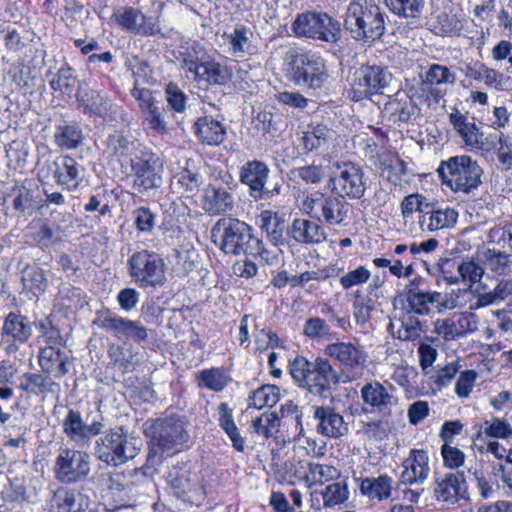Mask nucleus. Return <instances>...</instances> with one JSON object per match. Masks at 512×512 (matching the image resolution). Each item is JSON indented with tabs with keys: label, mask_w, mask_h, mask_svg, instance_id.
Masks as SVG:
<instances>
[{
	"label": "nucleus",
	"mask_w": 512,
	"mask_h": 512,
	"mask_svg": "<svg viewBox=\"0 0 512 512\" xmlns=\"http://www.w3.org/2000/svg\"><path fill=\"white\" fill-rule=\"evenodd\" d=\"M108 355L122 373L131 372L136 367L135 355L130 351L125 352L119 345L112 344L108 349Z\"/></svg>",
	"instance_id": "58"
},
{
	"label": "nucleus",
	"mask_w": 512,
	"mask_h": 512,
	"mask_svg": "<svg viewBox=\"0 0 512 512\" xmlns=\"http://www.w3.org/2000/svg\"><path fill=\"white\" fill-rule=\"evenodd\" d=\"M176 184L183 189L188 196H192L199 191L203 183V176L196 169L185 167L177 176Z\"/></svg>",
	"instance_id": "56"
},
{
	"label": "nucleus",
	"mask_w": 512,
	"mask_h": 512,
	"mask_svg": "<svg viewBox=\"0 0 512 512\" xmlns=\"http://www.w3.org/2000/svg\"><path fill=\"white\" fill-rule=\"evenodd\" d=\"M140 444V440L128 437L122 428H117L96 441L95 451L100 461L117 466L133 459L138 454Z\"/></svg>",
	"instance_id": "7"
},
{
	"label": "nucleus",
	"mask_w": 512,
	"mask_h": 512,
	"mask_svg": "<svg viewBox=\"0 0 512 512\" xmlns=\"http://www.w3.org/2000/svg\"><path fill=\"white\" fill-rule=\"evenodd\" d=\"M199 386L209 390L222 391L231 381L230 377L221 368H211L203 370L198 375Z\"/></svg>",
	"instance_id": "47"
},
{
	"label": "nucleus",
	"mask_w": 512,
	"mask_h": 512,
	"mask_svg": "<svg viewBox=\"0 0 512 512\" xmlns=\"http://www.w3.org/2000/svg\"><path fill=\"white\" fill-rule=\"evenodd\" d=\"M332 132L323 125H316L304 132L302 137L303 146L307 151H314L327 145Z\"/></svg>",
	"instance_id": "50"
},
{
	"label": "nucleus",
	"mask_w": 512,
	"mask_h": 512,
	"mask_svg": "<svg viewBox=\"0 0 512 512\" xmlns=\"http://www.w3.org/2000/svg\"><path fill=\"white\" fill-rule=\"evenodd\" d=\"M201 205L203 210L210 215H221L233 209L234 199L225 188L208 185L203 191Z\"/></svg>",
	"instance_id": "27"
},
{
	"label": "nucleus",
	"mask_w": 512,
	"mask_h": 512,
	"mask_svg": "<svg viewBox=\"0 0 512 512\" xmlns=\"http://www.w3.org/2000/svg\"><path fill=\"white\" fill-rule=\"evenodd\" d=\"M482 261L491 272L499 276H505L510 271V255L505 252L488 248L482 253Z\"/></svg>",
	"instance_id": "44"
},
{
	"label": "nucleus",
	"mask_w": 512,
	"mask_h": 512,
	"mask_svg": "<svg viewBox=\"0 0 512 512\" xmlns=\"http://www.w3.org/2000/svg\"><path fill=\"white\" fill-rule=\"evenodd\" d=\"M456 82V75L447 66L431 64L425 72L423 83L426 87L439 86L442 84L453 85Z\"/></svg>",
	"instance_id": "49"
},
{
	"label": "nucleus",
	"mask_w": 512,
	"mask_h": 512,
	"mask_svg": "<svg viewBox=\"0 0 512 512\" xmlns=\"http://www.w3.org/2000/svg\"><path fill=\"white\" fill-rule=\"evenodd\" d=\"M440 292L424 291L407 301L409 311L413 314L428 315L430 313V305H435L440 300Z\"/></svg>",
	"instance_id": "55"
},
{
	"label": "nucleus",
	"mask_w": 512,
	"mask_h": 512,
	"mask_svg": "<svg viewBox=\"0 0 512 512\" xmlns=\"http://www.w3.org/2000/svg\"><path fill=\"white\" fill-rule=\"evenodd\" d=\"M50 172L53 173L55 182L68 191L77 189L84 177V167L69 155L60 156L43 165L38 171L40 180L48 179Z\"/></svg>",
	"instance_id": "13"
},
{
	"label": "nucleus",
	"mask_w": 512,
	"mask_h": 512,
	"mask_svg": "<svg viewBox=\"0 0 512 512\" xmlns=\"http://www.w3.org/2000/svg\"><path fill=\"white\" fill-rule=\"evenodd\" d=\"M142 113L145 122H147L151 130L160 135L167 133L168 128L164 117L165 109L163 107H159L156 103Z\"/></svg>",
	"instance_id": "61"
},
{
	"label": "nucleus",
	"mask_w": 512,
	"mask_h": 512,
	"mask_svg": "<svg viewBox=\"0 0 512 512\" xmlns=\"http://www.w3.org/2000/svg\"><path fill=\"white\" fill-rule=\"evenodd\" d=\"M35 326L48 345H59L62 343L63 337L51 315L36 321Z\"/></svg>",
	"instance_id": "62"
},
{
	"label": "nucleus",
	"mask_w": 512,
	"mask_h": 512,
	"mask_svg": "<svg viewBox=\"0 0 512 512\" xmlns=\"http://www.w3.org/2000/svg\"><path fill=\"white\" fill-rule=\"evenodd\" d=\"M388 9L396 16L405 19L406 25L415 29L422 24L425 0H384Z\"/></svg>",
	"instance_id": "28"
},
{
	"label": "nucleus",
	"mask_w": 512,
	"mask_h": 512,
	"mask_svg": "<svg viewBox=\"0 0 512 512\" xmlns=\"http://www.w3.org/2000/svg\"><path fill=\"white\" fill-rule=\"evenodd\" d=\"M77 77L72 67L65 64L61 66L57 73L50 80V87L53 91H59L70 95L75 88Z\"/></svg>",
	"instance_id": "48"
},
{
	"label": "nucleus",
	"mask_w": 512,
	"mask_h": 512,
	"mask_svg": "<svg viewBox=\"0 0 512 512\" xmlns=\"http://www.w3.org/2000/svg\"><path fill=\"white\" fill-rule=\"evenodd\" d=\"M431 201L422 194L413 193L404 197L401 202L400 209L404 219L410 217L414 212L424 215Z\"/></svg>",
	"instance_id": "59"
},
{
	"label": "nucleus",
	"mask_w": 512,
	"mask_h": 512,
	"mask_svg": "<svg viewBox=\"0 0 512 512\" xmlns=\"http://www.w3.org/2000/svg\"><path fill=\"white\" fill-rule=\"evenodd\" d=\"M434 494L437 501L454 504L467 498V483L462 472L446 473L435 480Z\"/></svg>",
	"instance_id": "22"
},
{
	"label": "nucleus",
	"mask_w": 512,
	"mask_h": 512,
	"mask_svg": "<svg viewBox=\"0 0 512 512\" xmlns=\"http://www.w3.org/2000/svg\"><path fill=\"white\" fill-rule=\"evenodd\" d=\"M393 80L387 67L381 65H361L355 70L351 82L352 99L359 101L374 94H383Z\"/></svg>",
	"instance_id": "11"
},
{
	"label": "nucleus",
	"mask_w": 512,
	"mask_h": 512,
	"mask_svg": "<svg viewBox=\"0 0 512 512\" xmlns=\"http://www.w3.org/2000/svg\"><path fill=\"white\" fill-rule=\"evenodd\" d=\"M392 334L402 341H415L425 331L423 323L410 311H406L398 320L391 321Z\"/></svg>",
	"instance_id": "34"
},
{
	"label": "nucleus",
	"mask_w": 512,
	"mask_h": 512,
	"mask_svg": "<svg viewBox=\"0 0 512 512\" xmlns=\"http://www.w3.org/2000/svg\"><path fill=\"white\" fill-rule=\"evenodd\" d=\"M111 19L123 30L141 36H152L160 32V26L152 18L145 16L133 7H119L114 10Z\"/></svg>",
	"instance_id": "17"
},
{
	"label": "nucleus",
	"mask_w": 512,
	"mask_h": 512,
	"mask_svg": "<svg viewBox=\"0 0 512 512\" xmlns=\"http://www.w3.org/2000/svg\"><path fill=\"white\" fill-rule=\"evenodd\" d=\"M52 503L58 512H83L88 509L90 499L75 489L59 488L54 492Z\"/></svg>",
	"instance_id": "32"
},
{
	"label": "nucleus",
	"mask_w": 512,
	"mask_h": 512,
	"mask_svg": "<svg viewBox=\"0 0 512 512\" xmlns=\"http://www.w3.org/2000/svg\"><path fill=\"white\" fill-rule=\"evenodd\" d=\"M480 432L492 438L508 439L512 437L511 425L506 420L497 417L484 420L480 426Z\"/></svg>",
	"instance_id": "57"
},
{
	"label": "nucleus",
	"mask_w": 512,
	"mask_h": 512,
	"mask_svg": "<svg viewBox=\"0 0 512 512\" xmlns=\"http://www.w3.org/2000/svg\"><path fill=\"white\" fill-rule=\"evenodd\" d=\"M54 386H56V383L50 377L40 373H25L20 383V388L23 391L35 395L53 391Z\"/></svg>",
	"instance_id": "45"
},
{
	"label": "nucleus",
	"mask_w": 512,
	"mask_h": 512,
	"mask_svg": "<svg viewBox=\"0 0 512 512\" xmlns=\"http://www.w3.org/2000/svg\"><path fill=\"white\" fill-rule=\"evenodd\" d=\"M90 470V456L83 451L68 448L61 449L55 459V477L65 484L81 482L87 478Z\"/></svg>",
	"instance_id": "12"
},
{
	"label": "nucleus",
	"mask_w": 512,
	"mask_h": 512,
	"mask_svg": "<svg viewBox=\"0 0 512 512\" xmlns=\"http://www.w3.org/2000/svg\"><path fill=\"white\" fill-rule=\"evenodd\" d=\"M229 45V52L235 57H242L245 54H251L253 46L251 40L253 33L250 28L243 24H237L229 34L225 33Z\"/></svg>",
	"instance_id": "39"
},
{
	"label": "nucleus",
	"mask_w": 512,
	"mask_h": 512,
	"mask_svg": "<svg viewBox=\"0 0 512 512\" xmlns=\"http://www.w3.org/2000/svg\"><path fill=\"white\" fill-rule=\"evenodd\" d=\"M442 185L454 193L469 194L481 184L482 168L468 155L442 160L436 169Z\"/></svg>",
	"instance_id": "2"
},
{
	"label": "nucleus",
	"mask_w": 512,
	"mask_h": 512,
	"mask_svg": "<svg viewBox=\"0 0 512 512\" xmlns=\"http://www.w3.org/2000/svg\"><path fill=\"white\" fill-rule=\"evenodd\" d=\"M325 507H334L344 503L349 498L348 485L345 479L333 482L321 492Z\"/></svg>",
	"instance_id": "52"
},
{
	"label": "nucleus",
	"mask_w": 512,
	"mask_h": 512,
	"mask_svg": "<svg viewBox=\"0 0 512 512\" xmlns=\"http://www.w3.org/2000/svg\"><path fill=\"white\" fill-rule=\"evenodd\" d=\"M56 145L62 150L78 148L84 140L82 129L74 123H65L56 128L54 133Z\"/></svg>",
	"instance_id": "41"
},
{
	"label": "nucleus",
	"mask_w": 512,
	"mask_h": 512,
	"mask_svg": "<svg viewBox=\"0 0 512 512\" xmlns=\"http://www.w3.org/2000/svg\"><path fill=\"white\" fill-rule=\"evenodd\" d=\"M279 401V389L274 385H264L255 390L249 399V406L256 409L273 407Z\"/></svg>",
	"instance_id": "53"
},
{
	"label": "nucleus",
	"mask_w": 512,
	"mask_h": 512,
	"mask_svg": "<svg viewBox=\"0 0 512 512\" xmlns=\"http://www.w3.org/2000/svg\"><path fill=\"white\" fill-rule=\"evenodd\" d=\"M134 172L133 189L144 193L161 186L162 178L147 160H139L132 164Z\"/></svg>",
	"instance_id": "33"
},
{
	"label": "nucleus",
	"mask_w": 512,
	"mask_h": 512,
	"mask_svg": "<svg viewBox=\"0 0 512 512\" xmlns=\"http://www.w3.org/2000/svg\"><path fill=\"white\" fill-rule=\"evenodd\" d=\"M303 334L311 340H328L334 336L328 322L318 316L306 319L303 325Z\"/></svg>",
	"instance_id": "51"
},
{
	"label": "nucleus",
	"mask_w": 512,
	"mask_h": 512,
	"mask_svg": "<svg viewBox=\"0 0 512 512\" xmlns=\"http://www.w3.org/2000/svg\"><path fill=\"white\" fill-rule=\"evenodd\" d=\"M32 334V323L26 316L8 313L2 327L3 349L7 354H15L30 340Z\"/></svg>",
	"instance_id": "15"
},
{
	"label": "nucleus",
	"mask_w": 512,
	"mask_h": 512,
	"mask_svg": "<svg viewBox=\"0 0 512 512\" xmlns=\"http://www.w3.org/2000/svg\"><path fill=\"white\" fill-rule=\"evenodd\" d=\"M208 55L202 44L197 41L188 42L184 50L180 52L179 60L182 65L194 75L199 70L200 64L205 62Z\"/></svg>",
	"instance_id": "42"
},
{
	"label": "nucleus",
	"mask_w": 512,
	"mask_h": 512,
	"mask_svg": "<svg viewBox=\"0 0 512 512\" xmlns=\"http://www.w3.org/2000/svg\"><path fill=\"white\" fill-rule=\"evenodd\" d=\"M330 174L331 191L341 199H360L366 190L363 170L352 162H335Z\"/></svg>",
	"instance_id": "10"
},
{
	"label": "nucleus",
	"mask_w": 512,
	"mask_h": 512,
	"mask_svg": "<svg viewBox=\"0 0 512 512\" xmlns=\"http://www.w3.org/2000/svg\"><path fill=\"white\" fill-rule=\"evenodd\" d=\"M253 229L236 218H221L212 228L214 242L226 254L261 255L264 251L261 239L254 237Z\"/></svg>",
	"instance_id": "1"
},
{
	"label": "nucleus",
	"mask_w": 512,
	"mask_h": 512,
	"mask_svg": "<svg viewBox=\"0 0 512 512\" xmlns=\"http://www.w3.org/2000/svg\"><path fill=\"white\" fill-rule=\"evenodd\" d=\"M286 76L294 84L311 89H323L329 80L324 60L316 55L290 50L286 53Z\"/></svg>",
	"instance_id": "4"
},
{
	"label": "nucleus",
	"mask_w": 512,
	"mask_h": 512,
	"mask_svg": "<svg viewBox=\"0 0 512 512\" xmlns=\"http://www.w3.org/2000/svg\"><path fill=\"white\" fill-rule=\"evenodd\" d=\"M496 155L499 162L498 168L502 172L512 169V142H510L503 134L498 138Z\"/></svg>",
	"instance_id": "64"
},
{
	"label": "nucleus",
	"mask_w": 512,
	"mask_h": 512,
	"mask_svg": "<svg viewBox=\"0 0 512 512\" xmlns=\"http://www.w3.org/2000/svg\"><path fill=\"white\" fill-rule=\"evenodd\" d=\"M195 132L201 142L208 145H219L226 137L224 126L211 117H202L195 123Z\"/></svg>",
	"instance_id": "36"
},
{
	"label": "nucleus",
	"mask_w": 512,
	"mask_h": 512,
	"mask_svg": "<svg viewBox=\"0 0 512 512\" xmlns=\"http://www.w3.org/2000/svg\"><path fill=\"white\" fill-rule=\"evenodd\" d=\"M260 227L266 231L269 239L274 245L283 243L284 222L280 217L269 210H264L259 215Z\"/></svg>",
	"instance_id": "43"
},
{
	"label": "nucleus",
	"mask_w": 512,
	"mask_h": 512,
	"mask_svg": "<svg viewBox=\"0 0 512 512\" xmlns=\"http://www.w3.org/2000/svg\"><path fill=\"white\" fill-rule=\"evenodd\" d=\"M7 200L22 216H30L36 209L34 191L24 184L14 185L7 194Z\"/></svg>",
	"instance_id": "37"
},
{
	"label": "nucleus",
	"mask_w": 512,
	"mask_h": 512,
	"mask_svg": "<svg viewBox=\"0 0 512 512\" xmlns=\"http://www.w3.org/2000/svg\"><path fill=\"white\" fill-rule=\"evenodd\" d=\"M344 28L357 41L374 42L385 32V14L377 5L351 2L347 7Z\"/></svg>",
	"instance_id": "3"
},
{
	"label": "nucleus",
	"mask_w": 512,
	"mask_h": 512,
	"mask_svg": "<svg viewBox=\"0 0 512 512\" xmlns=\"http://www.w3.org/2000/svg\"><path fill=\"white\" fill-rule=\"evenodd\" d=\"M313 366L314 361H309L304 356H296L290 361L289 372L299 387L308 390Z\"/></svg>",
	"instance_id": "46"
},
{
	"label": "nucleus",
	"mask_w": 512,
	"mask_h": 512,
	"mask_svg": "<svg viewBox=\"0 0 512 512\" xmlns=\"http://www.w3.org/2000/svg\"><path fill=\"white\" fill-rule=\"evenodd\" d=\"M340 383V374L326 358L318 357L314 360L308 391L322 396L330 390L332 385Z\"/></svg>",
	"instance_id": "23"
},
{
	"label": "nucleus",
	"mask_w": 512,
	"mask_h": 512,
	"mask_svg": "<svg viewBox=\"0 0 512 512\" xmlns=\"http://www.w3.org/2000/svg\"><path fill=\"white\" fill-rule=\"evenodd\" d=\"M270 170L268 166L259 160L246 162L240 169V182L249 188V195L254 200H267L272 192L266 188Z\"/></svg>",
	"instance_id": "18"
},
{
	"label": "nucleus",
	"mask_w": 512,
	"mask_h": 512,
	"mask_svg": "<svg viewBox=\"0 0 512 512\" xmlns=\"http://www.w3.org/2000/svg\"><path fill=\"white\" fill-rule=\"evenodd\" d=\"M38 363L43 372L56 378H61L68 372L69 359L56 345L41 348Z\"/></svg>",
	"instance_id": "29"
},
{
	"label": "nucleus",
	"mask_w": 512,
	"mask_h": 512,
	"mask_svg": "<svg viewBox=\"0 0 512 512\" xmlns=\"http://www.w3.org/2000/svg\"><path fill=\"white\" fill-rule=\"evenodd\" d=\"M402 468L398 490H400V486L422 484L430 473L427 451L423 449L410 450L408 457L402 463Z\"/></svg>",
	"instance_id": "20"
},
{
	"label": "nucleus",
	"mask_w": 512,
	"mask_h": 512,
	"mask_svg": "<svg viewBox=\"0 0 512 512\" xmlns=\"http://www.w3.org/2000/svg\"><path fill=\"white\" fill-rule=\"evenodd\" d=\"M77 101L85 113L99 117L107 115L111 106L105 95L83 86L78 89Z\"/></svg>",
	"instance_id": "35"
},
{
	"label": "nucleus",
	"mask_w": 512,
	"mask_h": 512,
	"mask_svg": "<svg viewBox=\"0 0 512 512\" xmlns=\"http://www.w3.org/2000/svg\"><path fill=\"white\" fill-rule=\"evenodd\" d=\"M232 70L226 64L211 59L209 56L199 66L194 75L196 81H204L209 85H226L232 79Z\"/></svg>",
	"instance_id": "31"
},
{
	"label": "nucleus",
	"mask_w": 512,
	"mask_h": 512,
	"mask_svg": "<svg viewBox=\"0 0 512 512\" xmlns=\"http://www.w3.org/2000/svg\"><path fill=\"white\" fill-rule=\"evenodd\" d=\"M363 403L373 411H386L396 405L397 400L393 394L379 381L366 383L360 390Z\"/></svg>",
	"instance_id": "26"
},
{
	"label": "nucleus",
	"mask_w": 512,
	"mask_h": 512,
	"mask_svg": "<svg viewBox=\"0 0 512 512\" xmlns=\"http://www.w3.org/2000/svg\"><path fill=\"white\" fill-rule=\"evenodd\" d=\"M127 266L131 279L140 288H159L167 282L165 261L154 251L142 249L134 252Z\"/></svg>",
	"instance_id": "6"
},
{
	"label": "nucleus",
	"mask_w": 512,
	"mask_h": 512,
	"mask_svg": "<svg viewBox=\"0 0 512 512\" xmlns=\"http://www.w3.org/2000/svg\"><path fill=\"white\" fill-rule=\"evenodd\" d=\"M21 282L23 289L34 296L44 293L49 285L45 270L35 265H27L21 270Z\"/></svg>",
	"instance_id": "40"
},
{
	"label": "nucleus",
	"mask_w": 512,
	"mask_h": 512,
	"mask_svg": "<svg viewBox=\"0 0 512 512\" xmlns=\"http://www.w3.org/2000/svg\"><path fill=\"white\" fill-rule=\"evenodd\" d=\"M290 234L297 243L304 245H318L327 240L324 227L314 219H295L291 225Z\"/></svg>",
	"instance_id": "25"
},
{
	"label": "nucleus",
	"mask_w": 512,
	"mask_h": 512,
	"mask_svg": "<svg viewBox=\"0 0 512 512\" xmlns=\"http://www.w3.org/2000/svg\"><path fill=\"white\" fill-rule=\"evenodd\" d=\"M280 425L278 416L274 413L262 414L253 421V429L265 438L273 437L277 432Z\"/></svg>",
	"instance_id": "63"
},
{
	"label": "nucleus",
	"mask_w": 512,
	"mask_h": 512,
	"mask_svg": "<svg viewBox=\"0 0 512 512\" xmlns=\"http://www.w3.org/2000/svg\"><path fill=\"white\" fill-rule=\"evenodd\" d=\"M296 36L306 37L327 43H337L341 39V25L327 13L309 11L299 14L292 24Z\"/></svg>",
	"instance_id": "8"
},
{
	"label": "nucleus",
	"mask_w": 512,
	"mask_h": 512,
	"mask_svg": "<svg viewBox=\"0 0 512 512\" xmlns=\"http://www.w3.org/2000/svg\"><path fill=\"white\" fill-rule=\"evenodd\" d=\"M484 273L483 266L474 260H466L459 263L458 274L463 282L468 283L470 289H472L474 284L481 281Z\"/></svg>",
	"instance_id": "60"
},
{
	"label": "nucleus",
	"mask_w": 512,
	"mask_h": 512,
	"mask_svg": "<svg viewBox=\"0 0 512 512\" xmlns=\"http://www.w3.org/2000/svg\"><path fill=\"white\" fill-rule=\"evenodd\" d=\"M94 323L117 338L135 342L146 341L148 338L147 329L139 321L120 317L110 311L100 313Z\"/></svg>",
	"instance_id": "16"
},
{
	"label": "nucleus",
	"mask_w": 512,
	"mask_h": 512,
	"mask_svg": "<svg viewBox=\"0 0 512 512\" xmlns=\"http://www.w3.org/2000/svg\"><path fill=\"white\" fill-rule=\"evenodd\" d=\"M301 211L320 224L341 225L347 217V204L340 197L314 191L305 195L300 205Z\"/></svg>",
	"instance_id": "9"
},
{
	"label": "nucleus",
	"mask_w": 512,
	"mask_h": 512,
	"mask_svg": "<svg viewBox=\"0 0 512 512\" xmlns=\"http://www.w3.org/2000/svg\"><path fill=\"white\" fill-rule=\"evenodd\" d=\"M340 471L331 465L310 463L309 471L306 475V480L311 481V484H324L329 481L337 480L340 478Z\"/></svg>",
	"instance_id": "54"
},
{
	"label": "nucleus",
	"mask_w": 512,
	"mask_h": 512,
	"mask_svg": "<svg viewBox=\"0 0 512 512\" xmlns=\"http://www.w3.org/2000/svg\"><path fill=\"white\" fill-rule=\"evenodd\" d=\"M324 353L334 359L343 371L362 370L366 366L367 354L352 342H333L325 346Z\"/></svg>",
	"instance_id": "19"
},
{
	"label": "nucleus",
	"mask_w": 512,
	"mask_h": 512,
	"mask_svg": "<svg viewBox=\"0 0 512 512\" xmlns=\"http://www.w3.org/2000/svg\"><path fill=\"white\" fill-rule=\"evenodd\" d=\"M314 418L318 421L317 432L330 438H339L348 433V425L341 414L329 406L314 407Z\"/></svg>",
	"instance_id": "24"
},
{
	"label": "nucleus",
	"mask_w": 512,
	"mask_h": 512,
	"mask_svg": "<svg viewBox=\"0 0 512 512\" xmlns=\"http://www.w3.org/2000/svg\"><path fill=\"white\" fill-rule=\"evenodd\" d=\"M188 440L184 422L180 419L157 420L151 427L149 462L160 465L165 453L178 450Z\"/></svg>",
	"instance_id": "5"
},
{
	"label": "nucleus",
	"mask_w": 512,
	"mask_h": 512,
	"mask_svg": "<svg viewBox=\"0 0 512 512\" xmlns=\"http://www.w3.org/2000/svg\"><path fill=\"white\" fill-rule=\"evenodd\" d=\"M424 215L418 216V224L423 232H437L440 230L454 228L457 224L458 212L448 206H439L430 202Z\"/></svg>",
	"instance_id": "21"
},
{
	"label": "nucleus",
	"mask_w": 512,
	"mask_h": 512,
	"mask_svg": "<svg viewBox=\"0 0 512 512\" xmlns=\"http://www.w3.org/2000/svg\"><path fill=\"white\" fill-rule=\"evenodd\" d=\"M62 426L65 434L77 442L97 435L102 428L100 422H94L91 425L85 424L80 412L72 409L68 411Z\"/></svg>",
	"instance_id": "30"
},
{
	"label": "nucleus",
	"mask_w": 512,
	"mask_h": 512,
	"mask_svg": "<svg viewBox=\"0 0 512 512\" xmlns=\"http://www.w3.org/2000/svg\"><path fill=\"white\" fill-rule=\"evenodd\" d=\"M166 480L170 492L183 502L199 504L204 499V487L198 476L189 469L173 467Z\"/></svg>",
	"instance_id": "14"
},
{
	"label": "nucleus",
	"mask_w": 512,
	"mask_h": 512,
	"mask_svg": "<svg viewBox=\"0 0 512 512\" xmlns=\"http://www.w3.org/2000/svg\"><path fill=\"white\" fill-rule=\"evenodd\" d=\"M393 479L388 475L368 477L361 481L360 491L369 499L383 501L391 497Z\"/></svg>",
	"instance_id": "38"
}]
</instances>
